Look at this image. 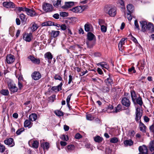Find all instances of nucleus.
I'll return each mask as SVG.
<instances>
[{
    "label": "nucleus",
    "mask_w": 154,
    "mask_h": 154,
    "mask_svg": "<svg viewBox=\"0 0 154 154\" xmlns=\"http://www.w3.org/2000/svg\"><path fill=\"white\" fill-rule=\"evenodd\" d=\"M87 39L89 41H93L92 42L87 41L86 42L88 48H92L96 44V38L95 35L92 32H89L87 33Z\"/></svg>",
    "instance_id": "1"
},
{
    "label": "nucleus",
    "mask_w": 154,
    "mask_h": 154,
    "mask_svg": "<svg viewBox=\"0 0 154 154\" xmlns=\"http://www.w3.org/2000/svg\"><path fill=\"white\" fill-rule=\"evenodd\" d=\"M127 18L129 21H131L132 18L131 14L134 11V7L132 4H129L127 6Z\"/></svg>",
    "instance_id": "2"
},
{
    "label": "nucleus",
    "mask_w": 154,
    "mask_h": 154,
    "mask_svg": "<svg viewBox=\"0 0 154 154\" xmlns=\"http://www.w3.org/2000/svg\"><path fill=\"white\" fill-rule=\"evenodd\" d=\"M8 88L11 93H14L18 91V88L16 84L13 82H10L8 84Z\"/></svg>",
    "instance_id": "3"
},
{
    "label": "nucleus",
    "mask_w": 154,
    "mask_h": 154,
    "mask_svg": "<svg viewBox=\"0 0 154 154\" xmlns=\"http://www.w3.org/2000/svg\"><path fill=\"white\" fill-rule=\"evenodd\" d=\"M43 9L45 12H50L52 11L53 7L52 5L48 3H45L43 5Z\"/></svg>",
    "instance_id": "4"
},
{
    "label": "nucleus",
    "mask_w": 154,
    "mask_h": 154,
    "mask_svg": "<svg viewBox=\"0 0 154 154\" xmlns=\"http://www.w3.org/2000/svg\"><path fill=\"white\" fill-rule=\"evenodd\" d=\"M25 9V12L27 15L31 17H34L38 15L33 8L29 9L27 8Z\"/></svg>",
    "instance_id": "5"
},
{
    "label": "nucleus",
    "mask_w": 154,
    "mask_h": 154,
    "mask_svg": "<svg viewBox=\"0 0 154 154\" xmlns=\"http://www.w3.org/2000/svg\"><path fill=\"white\" fill-rule=\"evenodd\" d=\"M140 109V108H137L136 109L135 114L136 117L135 118L136 121L137 122H139V120H140L142 116V114L141 112Z\"/></svg>",
    "instance_id": "6"
},
{
    "label": "nucleus",
    "mask_w": 154,
    "mask_h": 154,
    "mask_svg": "<svg viewBox=\"0 0 154 154\" xmlns=\"http://www.w3.org/2000/svg\"><path fill=\"white\" fill-rule=\"evenodd\" d=\"M41 74L38 71H35L33 72L31 75L32 78L35 80H39L41 78Z\"/></svg>",
    "instance_id": "7"
},
{
    "label": "nucleus",
    "mask_w": 154,
    "mask_h": 154,
    "mask_svg": "<svg viewBox=\"0 0 154 154\" xmlns=\"http://www.w3.org/2000/svg\"><path fill=\"white\" fill-rule=\"evenodd\" d=\"M3 6L7 8H14L15 5L13 2H4L3 3Z\"/></svg>",
    "instance_id": "8"
},
{
    "label": "nucleus",
    "mask_w": 154,
    "mask_h": 154,
    "mask_svg": "<svg viewBox=\"0 0 154 154\" xmlns=\"http://www.w3.org/2000/svg\"><path fill=\"white\" fill-rule=\"evenodd\" d=\"M140 23L141 28V31L145 32L147 31V27L148 24L147 22L145 21H140Z\"/></svg>",
    "instance_id": "9"
},
{
    "label": "nucleus",
    "mask_w": 154,
    "mask_h": 154,
    "mask_svg": "<svg viewBox=\"0 0 154 154\" xmlns=\"http://www.w3.org/2000/svg\"><path fill=\"white\" fill-rule=\"evenodd\" d=\"M122 103L123 106L127 107H129L131 104L129 99L126 97H124L122 99Z\"/></svg>",
    "instance_id": "10"
},
{
    "label": "nucleus",
    "mask_w": 154,
    "mask_h": 154,
    "mask_svg": "<svg viewBox=\"0 0 154 154\" xmlns=\"http://www.w3.org/2000/svg\"><path fill=\"white\" fill-rule=\"evenodd\" d=\"M6 61L8 63L10 64L13 63L14 61L15 58L14 56L11 54L8 55L6 57Z\"/></svg>",
    "instance_id": "11"
},
{
    "label": "nucleus",
    "mask_w": 154,
    "mask_h": 154,
    "mask_svg": "<svg viewBox=\"0 0 154 154\" xmlns=\"http://www.w3.org/2000/svg\"><path fill=\"white\" fill-rule=\"evenodd\" d=\"M139 150L140 153L142 154H147L148 149L147 147L145 145L140 146L139 147Z\"/></svg>",
    "instance_id": "12"
},
{
    "label": "nucleus",
    "mask_w": 154,
    "mask_h": 154,
    "mask_svg": "<svg viewBox=\"0 0 154 154\" xmlns=\"http://www.w3.org/2000/svg\"><path fill=\"white\" fill-rule=\"evenodd\" d=\"M28 58L33 63L35 64H38L40 63V61L39 58H35L32 55H29L28 57Z\"/></svg>",
    "instance_id": "13"
},
{
    "label": "nucleus",
    "mask_w": 154,
    "mask_h": 154,
    "mask_svg": "<svg viewBox=\"0 0 154 154\" xmlns=\"http://www.w3.org/2000/svg\"><path fill=\"white\" fill-rule=\"evenodd\" d=\"M127 39V38H122L121 40L118 44V47L119 50L122 51L123 50L124 48L123 45H125V40Z\"/></svg>",
    "instance_id": "14"
},
{
    "label": "nucleus",
    "mask_w": 154,
    "mask_h": 154,
    "mask_svg": "<svg viewBox=\"0 0 154 154\" xmlns=\"http://www.w3.org/2000/svg\"><path fill=\"white\" fill-rule=\"evenodd\" d=\"M108 14L111 17H115L116 14V9L114 8H110L107 12Z\"/></svg>",
    "instance_id": "15"
},
{
    "label": "nucleus",
    "mask_w": 154,
    "mask_h": 154,
    "mask_svg": "<svg viewBox=\"0 0 154 154\" xmlns=\"http://www.w3.org/2000/svg\"><path fill=\"white\" fill-rule=\"evenodd\" d=\"M147 30L149 31L151 33L154 32V25L151 22H149L147 24Z\"/></svg>",
    "instance_id": "16"
},
{
    "label": "nucleus",
    "mask_w": 154,
    "mask_h": 154,
    "mask_svg": "<svg viewBox=\"0 0 154 154\" xmlns=\"http://www.w3.org/2000/svg\"><path fill=\"white\" fill-rule=\"evenodd\" d=\"M60 33V31H55L54 30H52L51 33V37H50V41L49 42L50 43L51 42V40L52 39V37L55 38L57 37L59 35Z\"/></svg>",
    "instance_id": "17"
},
{
    "label": "nucleus",
    "mask_w": 154,
    "mask_h": 154,
    "mask_svg": "<svg viewBox=\"0 0 154 154\" xmlns=\"http://www.w3.org/2000/svg\"><path fill=\"white\" fill-rule=\"evenodd\" d=\"M80 6H77L70 9V10L74 13H80L83 12Z\"/></svg>",
    "instance_id": "18"
},
{
    "label": "nucleus",
    "mask_w": 154,
    "mask_h": 154,
    "mask_svg": "<svg viewBox=\"0 0 154 154\" xmlns=\"http://www.w3.org/2000/svg\"><path fill=\"white\" fill-rule=\"evenodd\" d=\"M74 5V3L73 2H66L65 5L62 7V8L64 9L69 8Z\"/></svg>",
    "instance_id": "19"
},
{
    "label": "nucleus",
    "mask_w": 154,
    "mask_h": 154,
    "mask_svg": "<svg viewBox=\"0 0 154 154\" xmlns=\"http://www.w3.org/2000/svg\"><path fill=\"white\" fill-rule=\"evenodd\" d=\"M84 28L85 31L89 32L90 31H91V29L93 28V26L91 24L88 23H87L85 25Z\"/></svg>",
    "instance_id": "20"
},
{
    "label": "nucleus",
    "mask_w": 154,
    "mask_h": 154,
    "mask_svg": "<svg viewBox=\"0 0 154 154\" xmlns=\"http://www.w3.org/2000/svg\"><path fill=\"white\" fill-rule=\"evenodd\" d=\"M75 147L73 145L71 144L68 145L67 146L66 149V151L68 152H72L75 149Z\"/></svg>",
    "instance_id": "21"
},
{
    "label": "nucleus",
    "mask_w": 154,
    "mask_h": 154,
    "mask_svg": "<svg viewBox=\"0 0 154 154\" xmlns=\"http://www.w3.org/2000/svg\"><path fill=\"white\" fill-rule=\"evenodd\" d=\"M26 16L24 14L22 13L20 14L19 15V17L20 18L21 22L22 23H25L26 20L27 18H26Z\"/></svg>",
    "instance_id": "22"
},
{
    "label": "nucleus",
    "mask_w": 154,
    "mask_h": 154,
    "mask_svg": "<svg viewBox=\"0 0 154 154\" xmlns=\"http://www.w3.org/2000/svg\"><path fill=\"white\" fill-rule=\"evenodd\" d=\"M44 57L45 58L47 59L48 60H51L53 58V56L50 52H48L45 53Z\"/></svg>",
    "instance_id": "23"
},
{
    "label": "nucleus",
    "mask_w": 154,
    "mask_h": 154,
    "mask_svg": "<svg viewBox=\"0 0 154 154\" xmlns=\"http://www.w3.org/2000/svg\"><path fill=\"white\" fill-rule=\"evenodd\" d=\"M32 123H31V122L28 120H26L24 122V126L25 127L30 128L32 126Z\"/></svg>",
    "instance_id": "24"
},
{
    "label": "nucleus",
    "mask_w": 154,
    "mask_h": 154,
    "mask_svg": "<svg viewBox=\"0 0 154 154\" xmlns=\"http://www.w3.org/2000/svg\"><path fill=\"white\" fill-rule=\"evenodd\" d=\"M57 59L59 62V64L60 65V66L62 67L65 66L66 63L65 60H64L63 61H62V59L58 57H57Z\"/></svg>",
    "instance_id": "25"
},
{
    "label": "nucleus",
    "mask_w": 154,
    "mask_h": 154,
    "mask_svg": "<svg viewBox=\"0 0 154 154\" xmlns=\"http://www.w3.org/2000/svg\"><path fill=\"white\" fill-rule=\"evenodd\" d=\"M146 126L140 120V129L141 131L143 132L146 131Z\"/></svg>",
    "instance_id": "26"
},
{
    "label": "nucleus",
    "mask_w": 154,
    "mask_h": 154,
    "mask_svg": "<svg viewBox=\"0 0 154 154\" xmlns=\"http://www.w3.org/2000/svg\"><path fill=\"white\" fill-rule=\"evenodd\" d=\"M124 143L126 146H131L133 144V142L131 139L127 140L124 141Z\"/></svg>",
    "instance_id": "27"
},
{
    "label": "nucleus",
    "mask_w": 154,
    "mask_h": 154,
    "mask_svg": "<svg viewBox=\"0 0 154 154\" xmlns=\"http://www.w3.org/2000/svg\"><path fill=\"white\" fill-rule=\"evenodd\" d=\"M37 115L35 113H32L29 116V119L30 121H35L37 119Z\"/></svg>",
    "instance_id": "28"
},
{
    "label": "nucleus",
    "mask_w": 154,
    "mask_h": 154,
    "mask_svg": "<svg viewBox=\"0 0 154 154\" xmlns=\"http://www.w3.org/2000/svg\"><path fill=\"white\" fill-rule=\"evenodd\" d=\"M31 25V29L33 32L35 31L38 28V25L35 23H32Z\"/></svg>",
    "instance_id": "29"
},
{
    "label": "nucleus",
    "mask_w": 154,
    "mask_h": 154,
    "mask_svg": "<svg viewBox=\"0 0 154 154\" xmlns=\"http://www.w3.org/2000/svg\"><path fill=\"white\" fill-rule=\"evenodd\" d=\"M13 140L12 138H10L4 141V143L5 144L8 145H10L12 144Z\"/></svg>",
    "instance_id": "30"
},
{
    "label": "nucleus",
    "mask_w": 154,
    "mask_h": 154,
    "mask_svg": "<svg viewBox=\"0 0 154 154\" xmlns=\"http://www.w3.org/2000/svg\"><path fill=\"white\" fill-rule=\"evenodd\" d=\"M23 39L26 42H30L31 41V38L30 35L28 34H26L23 35Z\"/></svg>",
    "instance_id": "31"
},
{
    "label": "nucleus",
    "mask_w": 154,
    "mask_h": 154,
    "mask_svg": "<svg viewBox=\"0 0 154 154\" xmlns=\"http://www.w3.org/2000/svg\"><path fill=\"white\" fill-rule=\"evenodd\" d=\"M134 103L135 104L137 103L140 106L142 105L143 104V102L141 98L140 97L137 98H136L135 103Z\"/></svg>",
    "instance_id": "32"
},
{
    "label": "nucleus",
    "mask_w": 154,
    "mask_h": 154,
    "mask_svg": "<svg viewBox=\"0 0 154 154\" xmlns=\"http://www.w3.org/2000/svg\"><path fill=\"white\" fill-rule=\"evenodd\" d=\"M42 146L44 149H48L49 147V144L48 143L45 142L42 143Z\"/></svg>",
    "instance_id": "33"
},
{
    "label": "nucleus",
    "mask_w": 154,
    "mask_h": 154,
    "mask_svg": "<svg viewBox=\"0 0 154 154\" xmlns=\"http://www.w3.org/2000/svg\"><path fill=\"white\" fill-rule=\"evenodd\" d=\"M121 106L120 105H118L116 107H115V111H113L112 112L113 113H117L121 110Z\"/></svg>",
    "instance_id": "34"
},
{
    "label": "nucleus",
    "mask_w": 154,
    "mask_h": 154,
    "mask_svg": "<svg viewBox=\"0 0 154 154\" xmlns=\"http://www.w3.org/2000/svg\"><path fill=\"white\" fill-rule=\"evenodd\" d=\"M52 23V22L50 21L44 22L42 23L41 26L43 27L51 26Z\"/></svg>",
    "instance_id": "35"
},
{
    "label": "nucleus",
    "mask_w": 154,
    "mask_h": 154,
    "mask_svg": "<svg viewBox=\"0 0 154 154\" xmlns=\"http://www.w3.org/2000/svg\"><path fill=\"white\" fill-rule=\"evenodd\" d=\"M0 93L3 95L7 96L9 94V92L7 89H3L0 91Z\"/></svg>",
    "instance_id": "36"
},
{
    "label": "nucleus",
    "mask_w": 154,
    "mask_h": 154,
    "mask_svg": "<svg viewBox=\"0 0 154 154\" xmlns=\"http://www.w3.org/2000/svg\"><path fill=\"white\" fill-rule=\"evenodd\" d=\"M103 138L99 136H97L94 137V141L100 143L102 141Z\"/></svg>",
    "instance_id": "37"
},
{
    "label": "nucleus",
    "mask_w": 154,
    "mask_h": 154,
    "mask_svg": "<svg viewBox=\"0 0 154 154\" xmlns=\"http://www.w3.org/2000/svg\"><path fill=\"white\" fill-rule=\"evenodd\" d=\"M149 148L151 152L154 150V141H151L150 142Z\"/></svg>",
    "instance_id": "38"
},
{
    "label": "nucleus",
    "mask_w": 154,
    "mask_h": 154,
    "mask_svg": "<svg viewBox=\"0 0 154 154\" xmlns=\"http://www.w3.org/2000/svg\"><path fill=\"white\" fill-rule=\"evenodd\" d=\"M39 145V142L37 141H34L32 143V147L35 148H37Z\"/></svg>",
    "instance_id": "39"
},
{
    "label": "nucleus",
    "mask_w": 154,
    "mask_h": 154,
    "mask_svg": "<svg viewBox=\"0 0 154 154\" xmlns=\"http://www.w3.org/2000/svg\"><path fill=\"white\" fill-rule=\"evenodd\" d=\"M54 112L58 116H63V112L59 110H55L54 111Z\"/></svg>",
    "instance_id": "40"
},
{
    "label": "nucleus",
    "mask_w": 154,
    "mask_h": 154,
    "mask_svg": "<svg viewBox=\"0 0 154 154\" xmlns=\"http://www.w3.org/2000/svg\"><path fill=\"white\" fill-rule=\"evenodd\" d=\"M68 13L66 12H61L60 13V15L61 17H66L68 16Z\"/></svg>",
    "instance_id": "41"
},
{
    "label": "nucleus",
    "mask_w": 154,
    "mask_h": 154,
    "mask_svg": "<svg viewBox=\"0 0 154 154\" xmlns=\"http://www.w3.org/2000/svg\"><path fill=\"white\" fill-rule=\"evenodd\" d=\"M131 95L132 100L134 103H135V100L136 99V97L134 92H131Z\"/></svg>",
    "instance_id": "42"
},
{
    "label": "nucleus",
    "mask_w": 154,
    "mask_h": 154,
    "mask_svg": "<svg viewBox=\"0 0 154 154\" xmlns=\"http://www.w3.org/2000/svg\"><path fill=\"white\" fill-rule=\"evenodd\" d=\"M24 130V129L23 128H19L16 131V133L17 135H19L21 134V133Z\"/></svg>",
    "instance_id": "43"
},
{
    "label": "nucleus",
    "mask_w": 154,
    "mask_h": 154,
    "mask_svg": "<svg viewBox=\"0 0 154 154\" xmlns=\"http://www.w3.org/2000/svg\"><path fill=\"white\" fill-rule=\"evenodd\" d=\"M118 141V139L117 138L114 137L112 138L110 140V142L111 143H116Z\"/></svg>",
    "instance_id": "44"
},
{
    "label": "nucleus",
    "mask_w": 154,
    "mask_h": 154,
    "mask_svg": "<svg viewBox=\"0 0 154 154\" xmlns=\"http://www.w3.org/2000/svg\"><path fill=\"white\" fill-rule=\"evenodd\" d=\"M72 94H70L67 97L66 101V103L67 104V105L69 107L70 106V104H69V101L70 100V98L71 97V96H72Z\"/></svg>",
    "instance_id": "45"
},
{
    "label": "nucleus",
    "mask_w": 154,
    "mask_h": 154,
    "mask_svg": "<svg viewBox=\"0 0 154 154\" xmlns=\"http://www.w3.org/2000/svg\"><path fill=\"white\" fill-rule=\"evenodd\" d=\"M97 65L98 66L100 65L102 67H106L104 66H107V63L106 62H102L97 63Z\"/></svg>",
    "instance_id": "46"
},
{
    "label": "nucleus",
    "mask_w": 154,
    "mask_h": 154,
    "mask_svg": "<svg viewBox=\"0 0 154 154\" xmlns=\"http://www.w3.org/2000/svg\"><path fill=\"white\" fill-rule=\"evenodd\" d=\"M101 30L103 32H105L107 31V27L104 25H101L100 26Z\"/></svg>",
    "instance_id": "47"
},
{
    "label": "nucleus",
    "mask_w": 154,
    "mask_h": 154,
    "mask_svg": "<svg viewBox=\"0 0 154 154\" xmlns=\"http://www.w3.org/2000/svg\"><path fill=\"white\" fill-rule=\"evenodd\" d=\"M134 26H135V29H137L138 30H140V28L138 23V21L137 20H135L134 21Z\"/></svg>",
    "instance_id": "48"
},
{
    "label": "nucleus",
    "mask_w": 154,
    "mask_h": 154,
    "mask_svg": "<svg viewBox=\"0 0 154 154\" xmlns=\"http://www.w3.org/2000/svg\"><path fill=\"white\" fill-rule=\"evenodd\" d=\"M86 118L88 120H92L94 118L91 114H89L86 115Z\"/></svg>",
    "instance_id": "49"
},
{
    "label": "nucleus",
    "mask_w": 154,
    "mask_h": 154,
    "mask_svg": "<svg viewBox=\"0 0 154 154\" xmlns=\"http://www.w3.org/2000/svg\"><path fill=\"white\" fill-rule=\"evenodd\" d=\"M61 139L62 140L65 141H67L69 140V137L67 135H63L61 137Z\"/></svg>",
    "instance_id": "50"
},
{
    "label": "nucleus",
    "mask_w": 154,
    "mask_h": 154,
    "mask_svg": "<svg viewBox=\"0 0 154 154\" xmlns=\"http://www.w3.org/2000/svg\"><path fill=\"white\" fill-rule=\"evenodd\" d=\"M25 8H27L26 7H18L17 8V10L19 12H20L21 11H25Z\"/></svg>",
    "instance_id": "51"
},
{
    "label": "nucleus",
    "mask_w": 154,
    "mask_h": 154,
    "mask_svg": "<svg viewBox=\"0 0 154 154\" xmlns=\"http://www.w3.org/2000/svg\"><path fill=\"white\" fill-rule=\"evenodd\" d=\"M139 64H140L141 67H144L145 66V63L144 60H140L139 63Z\"/></svg>",
    "instance_id": "52"
},
{
    "label": "nucleus",
    "mask_w": 154,
    "mask_h": 154,
    "mask_svg": "<svg viewBox=\"0 0 154 154\" xmlns=\"http://www.w3.org/2000/svg\"><path fill=\"white\" fill-rule=\"evenodd\" d=\"M54 78L55 80H58L60 81L62 80V78L60 75H56L54 76Z\"/></svg>",
    "instance_id": "53"
},
{
    "label": "nucleus",
    "mask_w": 154,
    "mask_h": 154,
    "mask_svg": "<svg viewBox=\"0 0 154 154\" xmlns=\"http://www.w3.org/2000/svg\"><path fill=\"white\" fill-rule=\"evenodd\" d=\"M105 23V21L104 20L100 19H99L98 23L100 26L101 25H103Z\"/></svg>",
    "instance_id": "54"
},
{
    "label": "nucleus",
    "mask_w": 154,
    "mask_h": 154,
    "mask_svg": "<svg viewBox=\"0 0 154 154\" xmlns=\"http://www.w3.org/2000/svg\"><path fill=\"white\" fill-rule=\"evenodd\" d=\"M105 81L106 83L108 84H111L112 82V79L110 78H108Z\"/></svg>",
    "instance_id": "55"
},
{
    "label": "nucleus",
    "mask_w": 154,
    "mask_h": 154,
    "mask_svg": "<svg viewBox=\"0 0 154 154\" xmlns=\"http://www.w3.org/2000/svg\"><path fill=\"white\" fill-rule=\"evenodd\" d=\"M128 71L130 73H135L136 72V70L134 69V68H129Z\"/></svg>",
    "instance_id": "56"
},
{
    "label": "nucleus",
    "mask_w": 154,
    "mask_h": 154,
    "mask_svg": "<svg viewBox=\"0 0 154 154\" xmlns=\"http://www.w3.org/2000/svg\"><path fill=\"white\" fill-rule=\"evenodd\" d=\"M102 90L104 92H107L109 91L108 87L107 86H104Z\"/></svg>",
    "instance_id": "57"
},
{
    "label": "nucleus",
    "mask_w": 154,
    "mask_h": 154,
    "mask_svg": "<svg viewBox=\"0 0 154 154\" xmlns=\"http://www.w3.org/2000/svg\"><path fill=\"white\" fill-rule=\"evenodd\" d=\"M5 149V147L4 146L2 145H0V152H3L4 151Z\"/></svg>",
    "instance_id": "58"
},
{
    "label": "nucleus",
    "mask_w": 154,
    "mask_h": 154,
    "mask_svg": "<svg viewBox=\"0 0 154 154\" xmlns=\"http://www.w3.org/2000/svg\"><path fill=\"white\" fill-rule=\"evenodd\" d=\"M61 29L63 30H65L66 29V26L65 24H63L60 25Z\"/></svg>",
    "instance_id": "59"
},
{
    "label": "nucleus",
    "mask_w": 154,
    "mask_h": 154,
    "mask_svg": "<svg viewBox=\"0 0 154 154\" xmlns=\"http://www.w3.org/2000/svg\"><path fill=\"white\" fill-rule=\"evenodd\" d=\"M135 133L134 131L133 130H132L130 131L129 132V135L131 137H134Z\"/></svg>",
    "instance_id": "60"
},
{
    "label": "nucleus",
    "mask_w": 154,
    "mask_h": 154,
    "mask_svg": "<svg viewBox=\"0 0 154 154\" xmlns=\"http://www.w3.org/2000/svg\"><path fill=\"white\" fill-rule=\"evenodd\" d=\"M53 17L56 19H58L59 18V15L57 14H54L53 16Z\"/></svg>",
    "instance_id": "61"
},
{
    "label": "nucleus",
    "mask_w": 154,
    "mask_h": 154,
    "mask_svg": "<svg viewBox=\"0 0 154 154\" xmlns=\"http://www.w3.org/2000/svg\"><path fill=\"white\" fill-rule=\"evenodd\" d=\"M61 0H57L56 3L54 4V6L55 7L58 6L60 4Z\"/></svg>",
    "instance_id": "62"
},
{
    "label": "nucleus",
    "mask_w": 154,
    "mask_h": 154,
    "mask_svg": "<svg viewBox=\"0 0 154 154\" xmlns=\"http://www.w3.org/2000/svg\"><path fill=\"white\" fill-rule=\"evenodd\" d=\"M80 6L81 7V10H83V11L85 9H87L88 8V6L87 5H85L83 6Z\"/></svg>",
    "instance_id": "63"
},
{
    "label": "nucleus",
    "mask_w": 154,
    "mask_h": 154,
    "mask_svg": "<svg viewBox=\"0 0 154 154\" xmlns=\"http://www.w3.org/2000/svg\"><path fill=\"white\" fill-rule=\"evenodd\" d=\"M150 130L154 133V125L153 124L149 127Z\"/></svg>",
    "instance_id": "64"
}]
</instances>
